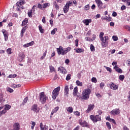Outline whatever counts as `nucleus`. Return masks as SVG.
<instances>
[{"mask_svg":"<svg viewBox=\"0 0 130 130\" xmlns=\"http://www.w3.org/2000/svg\"><path fill=\"white\" fill-rule=\"evenodd\" d=\"M56 49L58 52V54H59V55H60V54H61V55H64L67 54L68 52H69V51H71V50L72 49V48L69 47L68 48H64L63 50V48L61 47V46H60L59 47L57 48Z\"/></svg>","mask_w":130,"mask_h":130,"instance_id":"1","label":"nucleus"},{"mask_svg":"<svg viewBox=\"0 0 130 130\" xmlns=\"http://www.w3.org/2000/svg\"><path fill=\"white\" fill-rule=\"evenodd\" d=\"M90 93H91V90L90 89H85L83 92V96L82 99L87 100L89 99V96H90Z\"/></svg>","mask_w":130,"mask_h":130,"instance_id":"2","label":"nucleus"},{"mask_svg":"<svg viewBox=\"0 0 130 130\" xmlns=\"http://www.w3.org/2000/svg\"><path fill=\"white\" fill-rule=\"evenodd\" d=\"M48 99V98L46 95L44 94V92H41L40 94V102H41L42 104H44L46 101Z\"/></svg>","mask_w":130,"mask_h":130,"instance_id":"3","label":"nucleus"},{"mask_svg":"<svg viewBox=\"0 0 130 130\" xmlns=\"http://www.w3.org/2000/svg\"><path fill=\"white\" fill-rule=\"evenodd\" d=\"M59 91H60V87L58 86L57 88H55L52 92V98L54 100L56 99V97L58 96L59 94Z\"/></svg>","mask_w":130,"mask_h":130,"instance_id":"4","label":"nucleus"},{"mask_svg":"<svg viewBox=\"0 0 130 130\" xmlns=\"http://www.w3.org/2000/svg\"><path fill=\"white\" fill-rule=\"evenodd\" d=\"M109 86H110V88L112 89V90H117L118 89V85L114 84L113 82H110L109 84Z\"/></svg>","mask_w":130,"mask_h":130,"instance_id":"5","label":"nucleus"},{"mask_svg":"<svg viewBox=\"0 0 130 130\" xmlns=\"http://www.w3.org/2000/svg\"><path fill=\"white\" fill-rule=\"evenodd\" d=\"M58 71L60 73V74H63V75H66L67 74V71L64 68L62 67H60L58 68Z\"/></svg>","mask_w":130,"mask_h":130,"instance_id":"6","label":"nucleus"},{"mask_svg":"<svg viewBox=\"0 0 130 130\" xmlns=\"http://www.w3.org/2000/svg\"><path fill=\"white\" fill-rule=\"evenodd\" d=\"M95 107V106L94 105L90 104L88 106L87 109L86 110V113H89L90 111H92L93 109H94V108Z\"/></svg>","mask_w":130,"mask_h":130,"instance_id":"7","label":"nucleus"},{"mask_svg":"<svg viewBox=\"0 0 130 130\" xmlns=\"http://www.w3.org/2000/svg\"><path fill=\"white\" fill-rule=\"evenodd\" d=\"M120 113L119 109H115L111 111V114L113 115H117Z\"/></svg>","mask_w":130,"mask_h":130,"instance_id":"8","label":"nucleus"},{"mask_svg":"<svg viewBox=\"0 0 130 130\" xmlns=\"http://www.w3.org/2000/svg\"><path fill=\"white\" fill-rule=\"evenodd\" d=\"M95 2L96 4H97L98 8L100 10H101V9H103V7H102L103 3H102V2L101 1V0H95Z\"/></svg>","mask_w":130,"mask_h":130,"instance_id":"9","label":"nucleus"},{"mask_svg":"<svg viewBox=\"0 0 130 130\" xmlns=\"http://www.w3.org/2000/svg\"><path fill=\"white\" fill-rule=\"evenodd\" d=\"M104 38L105 39V42L102 43V45L104 47H106V46L108 45V42H107V40H108V37L105 36Z\"/></svg>","mask_w":130,"mask_h":130,"instance_id":"10","label":"nucleus"},{"mask_svg":"<svg viewBox=\"0 0 130 130\" xmlns=\"http://www.w3.org/2000/svg\"><path fill=\"white\" fill-rule=\"evenodd\" d=\"M79 124L81 126H83L84 127H88V123L86 122V121H82V120H80L79 121Z\"/></svg>","mask_w":130,"mask_h":130,"instance_id":"11","label":"nucleus"},{"mask_svg":"<svg viewBox=\"0 0 130 130\" xmlns=\"http://www.w3.org/2000/svg\"><path fill=\"white\" fill-rule=\"evenodd\" d=\"M31 110L35 112H39V109H38V106L36 104L32 106Z\"/></svg>","mask_w":130,"mask_h":130,"instance_id":"12","label":"nucleus"},{"mask_svg":"<svg viewBox=\"0 0 130 130\" xmlns=\"http://www.w3.org/2000/svg\"><path fill=\"white\" fill-rule=\"evenodd\" d=\"M114 69L115 70L116 72H117V73H119V74H122V70L121 69L119 68L117 66H115L114 67Z\"/></svg>","mask_w":130,"mask_h":130,"instance_id":"13","label":"nucleus"},{"mask_svg":"<svg viewBox=\"0 0 130 130\" xmlns=\"http://www.w3.org/2000/svg\"><path fill=\"white\" fill-rule=\"evenodd\" d=\"M91 22H92V19H84L83 21V23H84L86 26H88L89 25V23H91Z\"/></svg>","mask_w":130,"mask_h":130,"instance_id":"14","label":"nucleus"},{"mask_svg":"<svg viewBox=\"0 0 130 130\" xmlns=\"http://www.w3.org/2000/svg\"><path fill=\"white\" fill-rule=\"evenodd\" d=\"M59 108L58 107H56L54 109L52 110V112L51 113V116H50V117H52V115L53 114H54V113H56L57 112V111H58Z\"/></svg>","mask_w":130,"mask_h":130,"instance_id":"15","label":"nucleus"},{"mask_svg":"<svg viewBox=\"0 0 130 130\" xmlns=\"http://www.w3.org/2000/svg\"><path fill=\"white\" fill-rule=\"evenodd\" d=\"M25 4V0H20L19 2L16 3V6L18 7H21V6H23Z\"/></svg>","mask_w":130,"mask_h":130,"instance_id":"16","label":"nucleus"},{"mask_svg":"<svg viewBox=\"0 0 130 130\" xmlns=\"http://www.w3.org/2000/svg\"><path fill=\"white\" fill-rule=\"evenodd\" d=\"M13 127L15 130H19L20 129V124L19 123H15L13 125Z\"/></svg>","mask_w":130,"mask_h":130,"instance_id":"17","label":"nucleus"},{"mask_svg":"<svg viewBox=\"0 0 130 130\" xmlns=\"http://www.w3.org/2000/svg\"><path fill=\"white\" fill-rule=\"evenodd\" d=\"M2 32L4 34V36L5 37V41H7L8 40V35H7V30L5 29L2 30Z\"/></svg>","mask_w":130,"mask_h":130,"instance_id":"18","label":"nucleus"},{"mask_svg":"<svg viewBox=\"0 0 130 130\" xmlns=\"http://www.w3.org/2000/svg\"><path fill=\"white\" fill-rule=\"evenodd\" d=\"M74 50H76L77 53H82V52H84V49L83 48H75Z\"/></svg>","mask_w":130,"mask_h":130,"instance_id":"19","label":"nucleus"},{"mask_svg":"<svg viewBox=\"0 0 130 130\" xmlns=\"http://www.w3.org/2000/svg\"><path fill=\"white\" fill-rule=\"evenodd\" d=\"M69 91V85H66L64 87V95H68Z\"/></svg>","mask_w":130,"mask_h":130,"instance_id":"20","label":"nucleus"},{"mask_svg":"<svg viewBox=\"0 0 130 130\" xmlns=\"http://www.w3.org/2000/svg\"><path fill=\"white\" fill-rule=\"evenodd\" d=\"M69 10H70V7L69 6H68L66 4L63 8L64 13H68V12H69Z\"/></svg>","mask_w":130,"mask_h":130,"instance_id":"21","label":"nucleus"},{"mask_svg":"<svg viewBox=\"0 0 130 130\" xmlns=\"http://www.w3.org/2000/svg\"><path fill=\"white\" fill-rule=\"evenodd\" d=\"M77 94H78V86H76L74 88L73 95L74 96H77Z\"/></svg>","mask_w":130,"mask_h":130,"instance_id":"22","label":"nucleus"},{"mask_svg":"<svg viewBox=\"0 0 130 130\" xmlns=\"http://www.w3.org/2000/svg\"><path fill=\"white\" fill-rule=\"evenodd\" d=\"M67 111H68V112H69V113H73V112L74 111V109L72 107H69L67 108Z\"/></svg>","mask_w":130,"mask_h":130,"instance_id":"23","label":"nucleus"},{"mask_svg":"<svg viewBox=\"0 0 130 130\" xmlns=\"http://www.w3.org/2000/svg\"><path fill=\"white\" fill-rule=\"evenodd\" d=\"M26 29H27V26H24L21 30V37H23V35H24V33H25V31H26Z\"/></svg>","mask_w":130,"mask_h":130,"instance_id":"24","label":"nucleus"},{"mask_svg":"<svg viewBox=\"0 0 130 130\" xmlns=\"http://www.w3.org/2000/svg\"><path fill=\"white\" fill-rule=\"evenodd\" d=\"M90 118L94 122H97V120H96L95 116H94V115H91L90 116Z\"/></svg>","mask_w":130,"mask_h":130,"instance_id":"25","label":"nucleus"},{"mask_svg":"<svg viewBox=\"0 0 130 130\" xmlns=\"http://www.w3.org/2000/svg\"><path fill=\"white\" fill-rule=\"evenodd\" d=\"M102 20H106V21H108V22H110V21H111V18H110V17H107V16L102 17Z\"/></svg>","mask_w":130,"mask_h":130,"instance_id":"26","label":"nucleus"},{"mask_svg":"<svg viewBox=\"0 0 130 130\" xmlns=\"http://www.w3.org/2000/svg\"><path fill=\"white\" fill-rule=\"evenodd\" d=\"M4 101L5 99H4L3 92H0V103H2V102H4Z\"/></svg>","mask_w":130,"mask_h":130,"instance_id":"27","label":"nucleus"},{"mask_svg":"<svg viewBox=\"0 0 130 130\" xmlns=\"http://www.w3.org/2000/svg\"><path fill=\"white\" fill-rule=\"evenodd\" d=\"M53 5L55 7L56 10H59V6H58L56 2H54Z\"/></svg>","mask_w":130,"mask_h":130,"instance_id":"28","label":"nucleus"},{"mask_svg":"<svg viewBox=\"0 0 130 130\" xmlns=\"http://www.w3.org/2000/svg\"><path fill=\"white\" fill-rule=\"evenodd\" d=\"M95 119L97 121H100L101 120V116H100L99 115H95Z\"/></svg>","mask_w":130,"mask_h":130,"instance_id":"29","label":"nucleus"},{"mask_svg":"<svg viewBox=\"0 0 130 130\" xmlns=\"http://www.w3.org/2000/svg\"><path fill=\"white\" fill-rule=\"evenodd\" d=\"M49 69L51 73H52V72H55V68H54V67H53V66H50L49 67Z\"/></svg>","mask_w":130,"mask_h":130,"instance_id":"30","label":"nucleus"},{"mask_svg":"<svg viewBox=\"0 0 130 130\" xmlns=\"http://www.w3.org/2000/svg\"><path fill=\"white\" fill-rule=\"evenodd\" d=\"M27 23H28V19L25 18V20L22 21V26H25Z\"/></svg>","mask_w":130,"mask_h":130,"instance_id":"31","label":"nucleus"},{"mask_svg":"<svg viewBox=\"0 0 130 130\" xmlns=\"http://www.w3.org/2000/svg\"><path fill=\"white\" fill-rule=\"evenodd\" d=\"M10 109H11V106H10L9 105H6L5 106L4 110H6V111H7V110H9Z\"/></svg>","mask_w":130,"mask_h":130,"instance_id":"32","label":"nucleus"},{"mask_svg":"<svg viewBox=\"0 0 130 130\" xmlns=\"http://www.w3.org/2000/svg\"><path fill=\"white\" fill-rule=\"evenodd\" d=\"M76 83L77 86H83V83L79 80L76 81Z\"/></svg>","mask_w":130,"mask_h":130,"instance_id":"33","label":"nucleus"},{"mask_svg":"<svg viewBox=\"0 0 130 130\" xmlns=\"http://www.w3.org/2000/svg\"><path fill=\"white\" fill-rule=\"evenodd\" d=\"M46 53H47V50L45 51L44 53L43 54V56L41 57V60H42V59H44V58L46 56Z\"/></svg>","mask_w":130,"mask_h":130,"instance_id":"34","label":"nucleus"},{"mask_svg":"<svg viewBox=\"0 0 130 130\" xmlns=\"http://www.w3.org/2000/svg\"><path fill=\"white\" fill-rule=\"evenodd\" d=\"M39 29L40 32H41V33H44V29L42 28V26L41 25L39 26Z\"/></svg>","mask_w":130,"mask_h":130,"instance_id":"35","label":"nucleus"},{"mask_svg":"<svg viewBox=\"0 0 130 130\" xmlns=\"http://www.w3.org/2000/svg\"><path fill=\"white\" fill-rule=\"evenodd\" d=\"M123 3H126L127 6H130V0H122Z\"/></svg>","mask_w":130,"mask_h":130,"instance_id":"36","label":"nucleus"},{"mask_svg":"<svg viewBox=\"0 0 130 130\" xmlns=\"http://www.w3.org/2000/svg\"><path fill=\"white\" fill-rule=\"evenodd\" d=\"M106 125H107L108 129H111V125L110 124V123H109V122H107Z\"/></svg>","mask_w":130,"mask_h":130,"instance_id":"37","label":"nucleus"},{"mask_svg":"<svg viewBox=\"0 0 130 130\" xmlns=\"http://www.w3.org/2000/svg\"><path fill=\"white\" fill-rule=\"evenodd\" d=\"M56 31H57V28H54L51 32V34H52V35H54V34H55V32H56Z\"/></svg>","mask_w":130,"mask_h":130,"instance_id":"38","label":"nucleus"},{"mask_svg":"<svg viewBox=\"0 0 130 130\" xmlns=\"http://www.w3.org/2000/svg\"><path fill=\"white\" fill-rule=\"evenodd\" d=\"M90 50L92 52L95 51V47H94V45H93V44L90 45Z\"/></svg>","mask_w":130,"mask_h":130,"instance_id":"39","label":"nucleus"},{"mask_svg":"<svg viewBox=\"0 0 130 130\" xmlns=\"http://www.w3.org/2000/svg\"><path fill=\"white\" fill-rule=\"evenodd\" d=\"M7 91L10 92V93H13L14 92V90L10 87L7 88Z\"/></svg>","mask_w":130,"mask_h":130,"instance_id":"40","label":"nucleus"},{"mask_svg":"<svg viewBox=\"0 0 130 130\" xmlns=\"http://www.w3.org/2000/svg\"><path fill=\"white\" fill-rule=\"evenodd\" d=\"M8 54H12V48H9L7 50Z\"/></svg>","mask_w":130,"mask_h":130,"instance_id":"41","label":"nucleus"},{"mask_svg":"<svg viewBox=\"0 0 130 130\" xmlns=\"http://www.w3.org/2000/svg\"><path fill=\"white\" fill-rule=\"evenodd\" d=\"M67 6L68 7H69L70 8V7H71V6H72L73 5V2H71V1H69V2H68L66 4Z\"/></svg>","mask_w":130,"mask_h":130,"instance_id":"42","label":"nucleus"},{"mask_svg":"<svg viewBox=\"0 0 130 130\" xmlns=\"http://www.w3.org/2000/svg\"><path fill=\"white\" fill-rule=\"evenodd\" d=\"M16 77H17V75H16V74H13V75L11 74L8 77V78H10V79H12L13 78H16Z\"/></svg>","mask_w":130,"mask_h":130,"instance_id":"43","label":"nucleus"},{"mask_svg":"<svg viewBox=\"0 0 130 130\" xmlns=\"http://www.w3.org/2000/svg\"><path fill=\"white\" fill-rule=\"evenodd\" d=\"M7 112V111L6 110H3L2 111L0 112V117L3 115V114H5Z\"/></svg>","mask_w":130,"mask_h":130,"instance_id":"44","label":"nucleus"},{"mask_svg":"<svg viewBox=\"0 0 130 130\" xmlns=\"http://www.w3.org/2000/svg\"><path fill=\"white\" fill-rule=\"evenodd\" d=\"M119 79L120 81H123L124 80V75H120Z\"/></svg>","mask_w":130,"mask_h":130,"instance_id":"45","label":"nucleus"},{"mask_svg":"<svg viewBox=\"0 0 130 130\" xmlns=\"http://www.w3.org/2000/svg\"><path fill=\"white\" fill-rule=\"evenodd\" d=\"M19 56H20L21 57L25 58V54L23 52L20 53L19 54Z\"/></svg>","mask_w":130,"mask_h":130,"instance_id":"46","label":"nucleus"},{"mask_svg":"<svg viewBox=\"0 0 130 130\" xmlns=\"http://www.w3.org/2000/svg\"><path fill=\"white\" fill-rule=\"evenodd\" d=\"M91 81L92 82V83H97V79H96V78L95 77H93L91 79Z\"/></svg>","mask_w":130,"mask_h":130,"instance_id":"47","label":"nucleus"},{"mask_svg":"<svg viewBox=\"0 0 130 130\" xmlns=\"http://www.w3.org/2000/svg\"><path fill=\"white\" fill-rule=\"evenodd\" d=\"M32 13L33 12L31 10L27 13V15L30 18H32Z\"/></svg>","mask_w":130,"mask_h":130,"instance_id":"48","label":"nucleus"},{"mask_svg":"<svg viewBox=\"0 0 130 130\" xmlns=\"http://www.w3.org/2000/svg\"><path fill=\"white\" fill-rule=\"evenodd\" d=\"M71 80V74H68L66 77V80L70 81Z\"/></svg>","mask_w":130,"mask_h":130,"instance_id":"49","label":"nucleus"},{"mask_svg":"<svg viewBox=\"0 0 130 130\" xmlns=\"http://www.w3.org/2000/svg\"><path fill=\"white\" fill-rule=\"evenodd\" d=\"M113 40H114V41H117V40H118V38H117V37L115 36H113L112 37Z\"/></svg>","mask_w":130,"mask_h":130,"instance_id":"50","label":"nucleus"},{"mask_svg":"<svg viewBox=\"0 0 130 130\" xmlns=\"http://www.w3.org/2000/svg\"><path fill=\"white\" fill-rule=\"evenodd\" d=\"M48 6H49V3L44 4L43 5V8H44V9L45 8H47Z\"/></svg>","mask_w":130,"mask_h":130,"instance_id":"51","label":"nucleus"},{"mask_svg":"<svg viewBox=\"0 0 130 130\" xmlns=\"http://www.w3.org/2000/svg\"><path fill=\"white\" fill-rule=\"evenodd\" d=\"M79 40L76 39L75 40V46H76V47H78V46H79Z\"/></svg>","mask_w":130,"mask_h":130,"instance_id":"52","label":"nucleus"},{"mask_svg":"<svg viewBox=\"0 0 130 130\" xmlns=\"http://www.w3.org/2000/svg\"><path fill=\"white\" fill-rule=\"evenodd\" d=\"M105 68H106L107 71H108V72H109L110 73H111V72H112V71L111 70V68L107 67H105Z\"/></svg>","mask_w":130,"mask_h":130,"instance_id":"53","label":"nucleus"},{"mask_svg":"<svg viewBox=\"0 0 130 130\" xmlns=\"http://www.w3.org/2000/svg\"><path fill=\"white\" fill-rule=\"evenodd\" d=\"M40 128H41V130H44V126H43V124L42 123H40Z\"/></svg>","mask_w":130,"mask_h":130,"instance_id":"54","label":"nucleus"},{"mask_svg":"<svg viewBox=\"0 0 130 130\" xmlns=\"http://www.w3.org/2000/svg\"><path fill=\"white\" fill-rule=\"evenodd\" d=\"M18 59L19 61H20V62H21V61H23V59H24V58L19 56V57H18Z\"/></svg>","mask_w":130,"mask_h":130,"instance_id":"55","label":"nucleus"},{"mask_svg":"<svg viewBox=\"0 0 130 130\" xmlns=\"http://www.w3.org/2000/svg\"><path fill=\"white\" fill-rule=\"evenodd\" d=\"M85 11H88L90 9V6L89 5H87L85 6Z\"/></svg>","mask_w":130,"mask_h":130,"instance_id":"56","label":"nucleus"},{"mask_svg":"<svg viewBox=\"0 0 130 130\" xmlns=\"http://www.w3.org/2000/svg\"><path fill=\"white\" fill-rule=\"evenodd\" d=\"M110 121L111 122H113V123H114V124H116V122H115V120L113 119H110V121Z\"/></svg>","mask_w":130,"mask_h":130,"instance_id":"57","label":"nucleus"},{"mask_svg":"<svg viewBox=\"0 0 130 130\" xmlns=\"http://www.w3.org/2000/svg\"><path fill=\"white\" fill-rule=\"evenodd\" d=\"M85 39L87 41H90V42H91V41H93V40H92V39L89 37H86Z\"/></svg>","mask_w":130,"mask_h":130,"instance_id":"58","label":"nucleus"},{"mask_svg":"<svg viewBox=\"0 0 130 130\" xmlns=\"http://www.w3.org/2000/svg\"><path fill=\"white\" fill-rule=\"evenodd\" d=\"M35 8H36V6L34 5L30 11L32 13H34V12H35Z\"/></svg>","mask_w":130,"mask_h":130,"instance_id":"59","label":"nucleus"},{"mask_svg":"<svg viewBox=\"0 0 130 130\" xmlns=\"http://www.w3.org/2000/svg\"><path fill=\"white\" fill-rule=\"evenodd\" d=\"M33 44H34V41H31L30 43H27V45H28V46H32V45H33Z\"/></svg>","mask_w":130,"mask_h":130,"instance_id":"60","label":"nucleus"},{"mask_svg":"<svg viewBox=\"0 0 130 130\" xmlns=\"http://www.w3.org/2000/svg\"><path fill=\"white\" fill-rule=\"evenodd\" d=\"M100 86L101 89H103V87H104V83L103 82H102L101 83H100Z\"/></svg>","mask_w":130,"mask_h":130,"instance_id":"61","label":"nucleus"},{"mask_svg":"<svg viewBox=\"0 0 130 130\" xmlns=\"http://www.w3.org/2000/svg\"><path fill=\"white\" fill-rule=\"evenodd\" d=\"M74 114L77 115V116H80V112L79 111L74 112Z\"/></svg>","mask_w":130,"mask_h":130,"instance_id":"62","label":"nucleus"},{"mask_svg":"<svg viewBox=\"0 0 130 130\" xmlns=\"http://www.w3.org/2000/svg\"><path fill=\"white\" fill-rule=\"evenodd\" d=\"M27 101H28V97L25 98L24 100H23L24 103H27Z\"/></svg>","mask_w":130,"mask_h":130,"instance_id":"63","label":"nucleus"},{"mask_svg":"<svg viewBox=\"0 0 130 130\" xmlns=\"http://www.w3.org/2000/svg\"><path fill=\"white\" fill-rule=\"evenodd\" d=\"M123 130H129V129L126 127V126H124L123 127Z\"/></svg>","mask_w":130,"mask_h":130,"instance_id":"64","label":"nucleus"}]
</instances>
